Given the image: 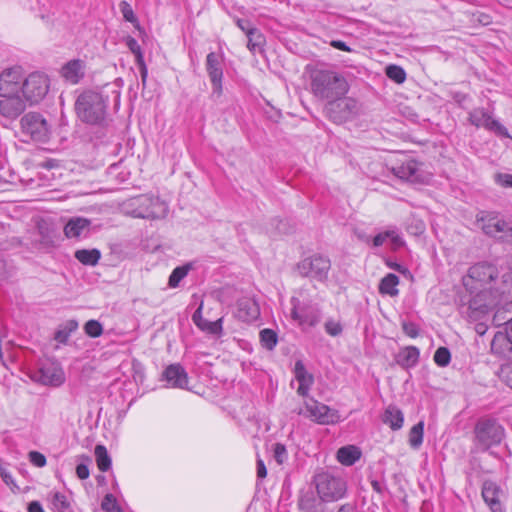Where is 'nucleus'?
Here are the masks:
<instances>
[{
	"instance_id": "f257e3e1",
	"label": "nucleus",
	"mask_w": 512,
	"mask_h": 512,
	"mask_svg": "<svg viewBox=\"0 0 512 512\" xmlns=\"http://www.w3.org/2000/svg\"><path fill=\"white\" fill-rule=\"evenodd\" d=\"M310 91L315 98L328 101L345 96L349 91L346 78L330 69H315L310 74Z\"/></svg>"
},
{
	"instance_id": "f03ea898",
	"label": "nucleus",
	"mask_w": 512,
	"mask_h": 512,
	"mask_svg": "<svg viewBox=\"0 0 512 512\" xmlns=\"http://www.w3.org/2000/svg\"><path fill=\"white\" fill-rule=\"evenodd\" d=\"M107 108V98L92 90L81 93L75 102L77 117L88 125L105 126L108 122Z\"/></svg>"
},
{
	"instance_id": "7ed1b4c3",
	"label": "nucleus",
	"mask_w": 512,
	"mask_h": 512,
	"mask_svg": "<svg viewBox=\"0 0 512 512\" xmlns=\"http://www.w3.org/2000/svg\"><path fill=\"white\" fill-rule=\"evenodd\" d=\"M476 224L485 235L512 242V220L504 218L499 212L480 211L476 215Z\"/></svg>"
},
{
	"instance_id": "20e7f679",
	"label": "nucleus",
	"mask_w": 512,
	"mask_h": 512,
	"mask_svg": "<svg viewBox=\"0 0 512 512\" xmlns=\"http://www.w3.org/2000/svg\"><path fill=\"white\" fill-rule=\"evenodd\" d=\"M473 433L474 446L477 451L481 452L499 445L505 436L502 425L492 418H480L475 424Z\"/></svg>"
},
{
	"instance_id": "39448f33",
	"label": "nucleus",
	"mask_w": 512,
	"mask_h": 512,
	"mask_svg": "<svg viewBox=\"0 0 512 512\" xmlns=\"http://www.w3.org/2000/svg\"><path fill=\"white\" fill-rule=\"evenodd\" d=\"M316 490L324 502H334L342 499L347 492V483L341 476L322 472L315 476Z\"/></svg>"
},
{
	"instance_id": "423d86ee",
	"label": "nucleus",
	"mask_w": 512,
	"mask_h": 512,
	"mask_svg": "<svg viewBox=\"0 0 512 512\" xmlns=\"http://www.w3.org/2000/svg\"><path fill=\"white\" fill-rule=\"evenodd\" d=\"M500 300L493 293L492 287L481 289L470 299L466 308V315L469 321L489 319L490 312Z\"/></svg>"
},
{
	"instance_id": "0eeeda50",
	"label": "nucleus",
	"mask_w": 512,
	"mask_h": 512,
	"mask_svg": "<svg viewBox=\"0 0 512 512\" xmlns=\"http://www.w3.org/2000/svg\"><path fill=\"white\" fill-rule=\"evenodd\" d=\"M498 269L495 265L487 262H479L468 270V278L464 285L471 290L488 289L496 284Z\"/></svg>"
},
{
	"instance_id": "6e6552de",
	"label": "nucleus",
	"mask_w": 512,
	"mask_h": 512,
	"mask_svg": "<svg viewBox=\"0 0 512 512\" xmlns=\"http://www.w3.org/2000/svg\"><path fill=\"white\" fill-rule=\"evenodd\" d=\"M357 111L356 100L341 96L326 101L325 115L334 123L340 124L350 119Z\"/></svg>"
},
{
	"instance_id": "1a4fd4ad",
	"label": "nucleus",
	"mask_w": 512,
	"mask_h": 512,
	"mask_svg": "<svg viewBox=\"0 0 512 512\" xmlns=\"http://www.w3.org/2000/svg\"><path fill=\"white\" fill-rule=\"evenodd\" d=\"M22 133L32 140L46 142L50 135V125L44 116L37 112H29L21 118Z\"/></svg>"
},
{
	"instance_id": "9d476101",
	"label": "nucleus",
	"mask_w": 512,
	"mask_h": 512,
	"mask_svg": "<svg viewBox=\"0 0 512 512\" xmlns=\"http://www.w3.org/2000/svg\"><path fill=\"white\" fill-rule=\"evenodd\" d=\"M330 268V259L322 255H313L304 258L297 264V270L301 276L316 279L321 282L327 279Z\"/></svg>"
},
{
	"instance_id": "9b49d317",
	"label": "nucleus",
	"mask_w": 512,
	"mask_h": 512,
	"mask_svg": "<svg viewBox=\"0 0 512 512\" xmlns=\"http://www.w3.org/2000/svg\"><path fill=\"white\" fill-rule=\"evenodd\" d=\"M49 90V80L39 72L31 73L22 84L21 94L30 104L40 102Z\"/></svg>"
},
{
	"instance_id": "f8f14e48",
	"label": "nucleus",
	"mask_w": 512,
	"mask_h": 512,
	"mask_svg": "<svg viewBox=\"0 0 512 512\" xmlns=\"http://www.w3.org/2000/svg\"><path fill=\"white\" fill-rule=\"evenodd\" d=\"M297 413L299 415H304L319 424H333L340 418L337 410L332 409L313 398L307 400L305 402V408L300 409Z\"/></svg>"
},
{
	"instance_id": "ddd939ff",
	"label": "nucleus",
	"mask_w": 512,
	"mask_h": 512,
	"mask_svg": "<svg viewBox=\"0 0 512 512\" xmlns=\"http://www.w3.org/2000/svg\"><path fill=\"white\" fill-rule=\"evenodd\" d=\"M133 215L143 219H157L164 217L167 205L157 197L141 196L135 200Z\"/></svg>"
},
{
	"instance_id": "4468645a",
	"label": "nucleus",
	"mask_w": 512,
	"mask_h": 512,
	"mask_svg": "<svg viewBox=\"0 0 512 512\" xmlns=\"http://www.w3.org/2000/svg\"><path fill=\"white\" fill-rule=\"evenodd\" d=\"M293 308L291 316L294 320L298 321L300 325H308L310 327L316 326L322 317L321 309L319 306L312 302H307L300 305L296 298H292Z\"/></svg>"
},
{
	"instance_id": "2eb2a0df",
	"label": "nucleus",
	"mask_w": 512,
	"mask_h": 512,
	"mask_svg": "<svg viewBox=\"0 0 512 512\" xmlns=\"http://www.w3.org/2000/svg\"><path fill=\"white\" fill-rule=\"evenodd\" d=\"M469 121L477 128L483 127L488 131L494 132L498 136L509 137L506 127L499 121L492 118V116L483 108H476L469 113Z\"/></svg>"
},
{
	"instance_id": "dca6fc26",
	"label": "nucleus",
	"mask_w": 512,
	"mask_h": 512,
	"mask_svg": "<svg viewBox=\"0 0 512 512\" xmlns=\"http://www.w3.org/2000/svg\"><path fill=\"white\" fill-rule=\"evenodd\" d=\"M22 78L19 67L4 70L0 74V96L20 94L23 84Z\"/></svg>"
},
{
	"instance_id": "f3484780",
	"label": "nucleus",
	"mask_w": 512,
	"mask_h": 512,
	"mask_svg": "<svg viewBox=\"0 0 512 512\" xmlns=\"http://www.w3.org/2000/svg\"><path fill=\"white\" fill-rule=\"evenodd\" d=\"M206 71L212 84L213 94H222L223 65L221 56L210 52L206 57Z\"/></svg>"
},
{
	"instance_id": "a211bd4d",
	"label": "nucleus",
	"mask_w": 512,
	"mask_h": 512,
	"mask_svg": "<svg viewBox=\"0 0 512 512\" xmlns=\"http://www.w3.org/2000/svg\"><path fill=\"white\" fill-rule=\"evenodd\" d=\"M490 352L496 358L512 361V338L503 330L496 332L490 343Z\"/></svg>"
},
{
	"instance_id": "6ab92c4d",
	"label": "nucleus",
	"mask_w": 512,
	"mask_h": 512,
	"mask_svg": "<svg viewBox=\"0 0 512 512\" xmlns=\"http://www.w3.org/2000/svg\"><path fill=\"white\" fill-rule=\"evenodd\" d=\"M502 495L503 490L496 482L492 480L484 481L482 485V497L485 503L489 506L491 512H504V508L500 500Z\"/></svg>"
},
{
	"instance_id": "aec40b11",
	"label": "nucleus",
	"mask_w": 512,
	"mask_h": 512,
	"mask_svg": "<svg viewBox=\"0 0 512 512\" xmlns=\"http://www.w3.org/2000/svg\"><path fill=\"white\" fill-rule=\"evenodd\" d=\"M0 113L7 118H17L26 108L20 94L0 96Z\"/></svg>"
},
{
	"instance_id": "412c9836",
	"label": "nucleus",
	"mask_w": 512,
	"mask_h": 512,
	"mask_svg": "<svg viewBox=\"0 0 512 512\" xmlns=\"http://www.w3.org/2000/svg\"><path fill=\"white\" fill-rule=\"evenodd\" d=\"M38 374L37 380L44 385L58 387L65 381L63 370L54 365L42 366L39 369Z\"/></svg>"
},
{
	"instance_id": "4be33fe9",
	"label": "nucleus",
	"mask_w": 512,
	"mask_h": 512,
	"mask_svg": "<svg viewBox=\"0 0 512 512\" xmlns=\"http://www.w3.org/2000/svg\"><path fill=\"white\" fill-rule=\"evenodd\" d=\"M164 380H166L171 386L176 388H186L188 384V375L185 369L180 364L169 365L162 374Z\"/></svg>"
},
{
	"instance_id": "5701e85b",
	"label": "nucleus",
	"mask_w": 512,
	"mask_h": 512,
	"mask_svg": "<svg viewBox=\"0 0 512 512\" xmlns=\"http://www.w3.org/2000/svg\"><path fill=\"white\" fill-rule=\"evenodd\" d=\"M85 75V64L80 59L68 61L61 68V76L71 84H77Z\"/></svg>"
},
{
	"instance_id": "b1692460",
	"label": "nucleus",
	"mask_w": 512,
	"mask_h": 512,
	"mask_svg": "<svg viewBox=\"0 0 512 512\" xmlns=\"http://www.w3.org/2000/svg\"><path fill=\"white\" fill-rule=\"evenodd\" d=\"M491 287L500 301L512 302V267L509 266L508 271L502 273L501 280H496V284Z\"/></svg>"
},
{
	"instance_id": "393cba45",
	"label": "nucleus",
	"mask_w": 512,
	"mask_h": 512,
	"mask_svg": "<svg viewBox=\"0 0 512 512\" xmlns=\"http://www.w3.org/2000/svg\"><path fill=\"white\" fill-rule=\"evenodd\" d=\"M392 172L398 178L412 182L417 181L421 175L419 164L414 159H408L393 167Z\"/></svg>"
},
{
	"instance_id": "a878e982",
	"label": "nucleus",
	"mask_w": 512,
	"mask_h": 512,
	"mask_svg": "<svg viewBox=\"0 0 512 512\" xmlns=\"http://www.w3.org/2000/svg\"><path fill=\"white\" fill-rule=\"evenodd\" d=\"M237 317L244 322L256 320L260 315L257 302L251 298H242L237 303Z\"/></svg>"
},
{
	"instance_id": "bb28decb",
	"label": "nucleus",
	"mask_w": 512,
	"mask_h": 512,
	"mask_svg": "<svg viewBox=\"0 0 512 512\" xmlns=\"http://www.w3.org/2000/svg\"><path fill=\"white\" fill-rule=\"evenodd\" d=\"M192 320L194 324L202 331L212 335H220L222 333V318L216 321H208L202 317V304L193 313Z\"/></svg>"
},
{
	"instance_id": "cd10ccee",
	"label": "nucleus",
	"mask_w": 512,
	"mask_h": 512,
	"mask_svg": "<svg viewBox=\"0 0 512 512\" xmlns=\"http://www.w3.org/2000/svg\"><path fill=\"white\" fill-rule=\"evenodd\" d=\"M295 378L299 383L297 393L303 397L308 395L309 389L314 382V378L309 374L302 361L298 360L294 367Z\"/></svg>"
},
{
	"instance_id": "c85d7f7f",
	"label": "nucleus",
	"mask_w": 512,
	"mask_h": 512,
	"mask_svg": "<svg viewBox=\"0 0 512 512\" xmlns=\"http://www.w3.org/2000/svg\"><path fill=\"white\" fill-rule=\"evenodd\" d=\"M126 45L129 48V50L135 55L136 63L140 70L142 85H143V88H145L147 77H148V70H147V66L144 61V56L141 51V47H140L139 43L137 42V40L130 36L127 37V39H126Z\"/></svg>"
},
{
	"instance_id": "c756f323",
	"label": "nucleus",
	"mask_w": 512,
	"mask_h": 512,
	"mask_svg": "<svg viewBox=\"0 0 512 512\" xmlns=\"http://www.w3.org/2000/svg\"><path fill=\"white\" fill-rule=\"evenodd\" d=\"M419 349L415 346H408L402 349L396 356V363L402 368L408 369L414 367L419 360Z\"/></svg>"
},
{
	"instance_id": "7c9ffc66",
	"label": "nucleus",
	"mask_w": 512,
	"mask_h": 512,
	"mask_svg": "<svg viewBox=\"0 0 512 512\" xmlns=\"http://www.w3.org/2000/svg\"><path fill=\"white\" fill-rule=\"evenodd\" d=\"M90 221L86 218L76 217L68 221L64 227V234L67 238H78L84 231H88Z\"/></svg>"
},
{
	"instance_id": "2f4dec72",
	"label": "nucleus",
	"mask_w": 512,
	"mask_h": 512,
	"mask_svg": "<svg viewBox=\"0 0 512 512\" xmlns=\"http://www.w3.org/2000/svg\"><path fill=\"white\" fill-rule=\"evenodd\" d=\"M360 457V449L353 445L341 447L337 451V460L345 466H351L355 464V462L358 461Z\"/></svg>"
},
{
	"instance_id": "473e14b6",
	"label": "nucleus",
	"mask_w": 512,
	"mask_h": 512,
	"mask_svg": "<svg viewBox=\"0 0 512 512\" xmlns=\"http://www.w3.org/2000/svg\"><path fill=\"white\" fill-rule=\"evenodd\" d=\"M40 241L46 246H54L56 242V231L51 223L46 220H41L37 223Z\"/></svg>"
},
{
	"instance_id": "72a5a7b5",
	"label": "nucleus",
	"mask_w": 512,
	"mask_h": 512,
	"mask_svg": "<svg viewBox=\"0 0 512 512\" xmlns=\"http://www.w3.org/2000/svg\"><path fill=\"white\" fill-rule=\"evenodd\" d=\"M404 421L403 413L395 406H388L383 416V422L388 424L391 429L398 430L402 427Z\"/></svg>"
},
{
	"instance_id": "f704fd0d",
	"label": "nucleus",
	"mask_w": 512,
	"mask_h": 512,
	"mask_svg": "<svg viewBox=\"0 0 512 512\" xmlns=\"http://www.w3.org/2000/svg\"><path fill=\"white\" fill-rule=\"evenodd\" d=\"M399 284V277L393 273L387 274L383 277L379 284V292L381 294H386L389 296H397L399 290L397 289V285Z\"/></svg>"
},
{
	"instance_id": "c9c22d12",
	"label": "nucleus",
	"mask_w": 512,
	"mask_h": 512,
	"mask_svg": "<svg viewBox=\"0 0 512 512\" xmlns=\"http://www.w3.org/2000/svg\"><path fill=\"white\" fill-rule=\"evenodd\" d=\"M100 257L101 253L98 249H81L75 252V258L84 265L95 266Z\"/></svg>"
},
{
	"instance_id": "e433bc0d",
	"label": "nucleus",
	"mask_w": 512,
	"mask_h": 512,
	"mask_svg": "<svg viewBox=\"0 0 512 512\" xmlns=\"http://www.w3.org/2000/svg\"><path fill=\"white\" fill-rule=\"evenodd\" d=\"M78 322L74 319L66 321L60 329L55 332L54 339L59 343H67L72 332L77 330Z\"/></svg>"
},
{
	"instance_id": "4c0bfd02",
	"label": "nucleus",
	"mask_w": 512,
	"mask_h": 512,
	"mask_svg": "<svg viewBox=\"0 0 512 512\" xmlns=\"http://www.w3.org/2000/svg\"><path fill=\"white\" fill-rule=\"evenodd\" d=\"M268 232L272 235L289 234L292 232L293 227L289 221L281 218H273L270 221Z\"/></svg>"
},
{
	"instance_id": "58836bf2",
	"label": "nucleus",
	"mask_w": 512,
	"mask_h": 512,
	"mask_svg": "<svg viewBox=\"0 0 512 512\" xmlns=\"http://www.w3.org/2000/svg\"><path fill=\"white\" fill-rule=\"evenodd\" d=\"M95 457L97 466L100 471L106 472L111 468V458L108 455L107 449L103 445H97L95 447Z\"/></svg>"
},
{
	"instance_id": "ea45409f",
	"label": "nucleus",
	"mask_w": 512,
	"mask_h": 512,
	"mask_svg": "<svg viewBox=\"0 0 512 512\" xmlns=\"http://www.w3.org/2000/svg\"><path fill=\"white\" fill-rule=\"evenodd\" d=\"M192 268V265L189 263V264H185L183 266H178L176 267L171 275L169 276V281H168V284L170 287L172 288H175L179 285L180 281L186 277V275L188 274V272L190 271V269Z\"/></svg>"
},
{
	"instance_id": "a19ab883",
	"label": "nucleus",
	"mask_w": 512,
	"mask_h": 512,
	"mask_svg": "<svg viewBox=\"0 0 512 512\" xmlns=\"http://www.w3.org/2000/svg\"><path fill=\"white\" fill-rule=\"evenodd\" d=\"M424 423L415 424L409 432V444L412 448H418L423 442Z\"/></svg>"
},
{
	"instance_id": "79ce46f5",
	"label": "nucleus",
	"mask_w": 512,
	"mask_h": 512,
	"mask_svg": "<svg viewBox=\"0 0 512 512\" xmlns=\"http://www.w3.org/2000/svg\"><path fill=\"white\" fill-rule=\"evenodd\" d=\"M260 341L264 348L267 350H273L277 344L278 337L276 332L272 329H263L260 332Z\"/></svg>"
},
{
	"instance_id": "37998d69",
	"label": "nucleus",
	"mask_w": 512,
	"mask_h": 512,
	"mask_svg": "<svg viewBox=\"0 0 512 512\" xmlns=\"http://www.w3.org/2000/svg\"><path fill=\"white\" fill-rule=\"evenodd\" d=\"M386 75L389 79L395 81L398 84H401L406 79L405 70L398 65H389L386 68Z\"/></svg>"
},
{
	"instance_id": "c03bdc74",
	"label": "nucleus",
	"mask_w": 512,
	"mask_h": 512,
	"mask_svg": "<svg viewBox=\"0 0 512 512\" xmlns=\"http://www.w3.org/2000/svg\"><path fill=\"white\" fill-rule=\"evenodd\" d=\"M435 363L440 367H446L451 360V353L446 347H439L433 357Z\"/></svg>"
},
{
	"instance_id": "a18cd8bd",
	"label": "nucleus",
	"mask_w": 512,
	"mask_h": 512,
	"mask_svg": "<svg viewBox=\"0 0 512 512\" xmlns=\"http://www.w3.org/2000/svg\"><path fill=\"white\" fill-rule=\"evenodd\" d=\"M52 504L59 512H67L70 509V502L67 497L60 493H53Z\"/></svg>"
},
{
	"instance_id": "49530a36",
	"label": "nucleus",
	"mask_w": 512,
	"mask_h": 512,
	"mask_svg": "<svg viewBox=\"0 0 512 512\" xmlns=\"http://www.w3.org/2000/svg\"><path fill=\"white\" fill-rule=\"evenodd\" d=\"M84 331L88 336L96 338L103 334V327L99 321L92 319L85 323Z\"/></svg>"
},
{
	"instance_id": "de8ad7c7",
	"label": "nucleus",
	"mask_w": 512,
	"mask_h": 512,
	"mask_svg": "<svg viewBox=\"0 0 512 512\" xmlns=\"http://www.w3.org/2000/svg\"><path fill=\"white\" fill-rule=\"evenodd\" d=\"M248 38L247 47L251 51H256V49H260L262 43L264 42L263 35L258 31V29H254L251 34L246 35Z\"/></svg>"
},
{
	"instance_id": "09e8293b",
	"label": "nucleus",
	"mask_w": 512,
	"mask_h": 512,
	"mask_svg": "<svg viewBox=\"0 0 512 512\" xmlns=\"http://www.w3.org/2000/svg\"><path fill=\"white\" fill-rule=\"evenodd\" d=\"M101 507L107 512H119L120 508L116 498L112 494H106L102 500Z\"/></svg>"
},
{
	"instance_id": "8fccbe9b",
	"label": "nucleus",
	"mask_w": 512,
	"mask_h": 512,
	"mask_svg": "<svg viewBox=\"0 0 512 512\" xmlns=\"http://www.w3.org/2000/svg\"><path fill=\"white\" fill-rule=\"evenodd\" d=\"M324 328L326 333L333 337L339 336L343 331L341 323L333 319H328L324 324Z\"/></svg>"
},
{
	"instance_id": "3c124183",
	"label": "nucleus",
	"mask_w": 512,
	"mask_h": 512,
	"mask_svg": "<svg viewBox=\"0 0 512 512\" xmlns=\"http://www.w3.org/2000/svg\"><path fill=\"white\" fill-rule=\"evenodd\" d=\"M273 457L278 464H283L288 458L285 445L276 443L273 448Z\"/></svg>"
},
{
	"instance_id": "603ef678",
	"label": "nucleus",
	"mask_w": 512,
	"mask_h": 512,
	"mask_svg": "<svg viewBox=\"0 0 512 512\" xmlns=\"http://www.w3.org/2000/svg\"><path fill=\"white\" fill-rule=\"evenodd\" d=\"M120 10L123 14V18L130 22V23H136L137 22V18L133 12V9L132 7L129 5L128 2L126 1H122L120 3Z\"/></svg>"
},
{
	"instance_id": "864d4df0",
	"label": "nucleus",
	"mask_w": 512,
	"mask_h": 512,
	"mask_svg": "<svg viewBox=\"0 0 512 512\" xmlns=\"http://www.w3.org/2000/svg\"><path fill=\"white\" fill-rule=\"evenodd\" d=\"M0 476L4 483L8 485L12 492H16L19 490V487L16 485L15 481L12 478V475L4 468L0 467Z\"/></svg>"
},
{
	"instance_id": "5fc2aeb1",
	"label": "nucleus",
	"mask_w": 512,
	"mask_h": 512,
	"mask_svg": "<svg viewBox=\"0 0 512 512\" xmlns=\"http://www.w3.org/2000/svg\"><path fill=\"white\" fill-rule=\"evenodd\" d=\"M389 237L392 247L394 249H397L399 247H402L404 245V241L400 234L398 233L397 229H389L388 230Z\"/></svg>"
},
{
	"instance_id": "6e6d98bb",
	"label": "nucleus",
	"mask_w": 512,
	"mask_h": 512,
	"mask_svg": "<svg viewBox=\"0 0 512 512\" xmlns=\"http://www.w3.org/2000/svg\"><path fill=\"white\" fill-rule=\"evenodd\" d=\"M29 460L36 467H43L46 465V457L38 451H31L29 453Z\"/></svg>"
},
{
	"instance_id": "4d7b16f0",
	"label": "nucleus",
	"mask_w": 512,
	"mask_h": 512,
	"mask_svg": "<svg viewBox=\"0 0 512 512\" xmlns=\"http://www.w3.org/2000/svg\"><path fill=\"white\" fill-rule=\"evenodd\" d=\"M402 329L404 333L411 338H415L419 334L418 326L413 322H403Z\"/></svg>"
},
{
	"instance_id": "13d9d810",
	"label": "nucleus",
	"mask_w": 512,
	"mask_h": 512,
	"mask_svg": "<svg viewBox=\"0 0 512 512\" xmlns=\"http://www.w3.org/2000/svg\"><path fill=\"white\" fill-rule=\"evenodd\" d=\"M237 26L246 34H251V32L256 29L249 20L247 19H237Z\"/></svg>"
},
{
	"instance_id": "bf43d9fd",
	"label": "nucleus",
	"mask_w": 512,
	"mask_h": 512,
	"mask_svg": "<svg viewBox=\"0 0 512 512\" xmlns=\"http://www.w3.org/2000/svg\"><path fill=\"white\" fill-rule=\"evenodd\" d=\"M496 182L503 187H512V175L511 174H497Z\"/></svg>"
},
{
	"instance_id": "052dcab7",
	"label": "nucleus",
	"mask_w": 512,
	"mask_h": 512,
	"mask_svg": "<svg viewBox=\"0 0 512 512\" xmlns=\"http://www.w3.org/2000/svg\"><path fill=\"white\" fill-rule=\"evenodd\" d=\"M501 373L507 385L512 388V364L502 366Z\"/></svg>"
},
{
	"instance_id": "680f3d73",
	"label": "nucleus",
	"mask_w": 512,
	"mask_h": 512,
	"mask_svg": "<svg viewBox=\"0 0 512 512\" xmlns=\"http://www.w3.org/2000/svg\"><path fill=\"white\" fill-rule=\"evenodd\" d=\"M76 474L79 479L84 480L89 477V468L88 464L80 463L76 467Z\"/></svg>"
},
{
	"instance_id": "e2e57ef3",
	"label": "nucleus",
	"mask_w": 512,
	"mask_h": 512,
	"mask_svg": "<svg viewBox=\"0 0 512 512\" xmlns=\"http://www.w3.org/2000/svg\"><path fill=\"white\" fill-rule=\"evenodd\" d=\"M388 237H389L388 230L377 234L373 238V246L374 247L382 246L385 243V241L388 240Z\"/></svg>"
},
{
	"instance_id": "0e129e2a",
	"label": "nucleus",
	"mask_w": 512,
	"mask_h": 512,
	"mask_svg": "<svg viewBox=\"0 0 512 512\" xmlns=\"http://www.w3.org/2000/svg\"><path fill=\"white\" fill-rule=\"evenodd\" d=\"M486 320L487 319L475 321L476 324H475L474 329H475V332L480 336H483L488 330V325L486 323Z\"/></svg>"
},
{
	"instance_id": "69168bd1",
	"label": "nucleus",
	"mask_w": 512,
	"mask_h": 512,
	"mask_svg": "<svg viewBox=\"0 0 512 512\" xmlns=\"http://www.w3.org/2000/svg\"><path fill=\"white\" fill-rule=\"evenodd\" d=\"M267 475V469L263 462V460L258 459L257 460V476L259 478H265Z\"/></svg>"
},
{
	"instance_id": "338daca9",
	"label": "nucleus",
	"mask_w": 512,
	"mask_h": 512,
	"mask_svg": "<svg viewBox=\"0 0 512 512\" xmlns=\"http://www.w3.org/2000/svg\"><path fill=\"white\" fill-rule=\"evenodd\" d=\"M331 46L336 48V49H339V50H342V51H347V52H350L351 49L349 46H347V44L341 40H334L331 42Z\"/></svg>"
},
{
	"instance_id": "774afa93",
	"label": "nucleus",
	"mask_w": 512,
	"mask_h": 512,
	"mask_svg": "<svg viewBox=\"0 0 512 512\" xmlns=\"http://www.w3.org/2000/svg\"><path fill=\"white\" fill-rule=\"evenodd\" d=\"M28 512H45L38 501H32L28 505Z\"/></svg>"
}]
</instances>
